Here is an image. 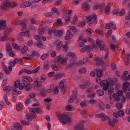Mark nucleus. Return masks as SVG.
Returning <instances> with one entry per match:
<instances>
[{
    "label": "nucleus",
    "mask_w": 130,
    "mask_h": 130,
    "mask_svg": "<svg viewBox=\"0 0 130 130\" xmlns=\"http://www.w3.org/2000/svg\"><path fill=\"white\" fill-rule=\"evenodd\" d=\"M113 85V80L110 79L107 80H103L100 83L101 86L104 87L103 89L104 91H106L107 90L109 85L112 86Z\"/></svg>",
    "instance_id": "nucleus-1"
},
{
    "label": "nucleus",
    "mask_w": 130,
    "mask_h": 130,
    "mask_svg": "<svg viewBox=\"0 0 130 130\" xmlns=\"http://www.w3.org/2000/svg\"><path fill=\"white\" fill-rule=\"evenodd\" d=\"M96 43L97 45H96L95 44L91 45L94 46L93 48H95L96 50H100L102 51L103 50L105 46L104 42L102 40L97 39L96 40Z\"/></svg>",
    "instance_id": "nucleus-2"
},
{
    "label": "nucleus",
    "mask_w": 130,
    "mask_h": 130,
    "mask_svg": "<svg viewBox=\"0 0 130 130\" xmlns=\"http://www.w3.org/2000/svg\"><path fill=\"white\" fill-rule=\"evenodd\" d=\"M61 120V122L63 124H68L71 121V119L68 115L65 113H62L60 116Z\"/></svg>",
    "instance_id": "nucleus-3"
},
{
    "label": "nucleus",
    "mask_w": 130,
    "mask_h": 130,
    "mask_svg": "<svg viewBox=\"0 0 130 130\" xmlns=\"http://www.w3.org/2000/svg\"><path fill=\"white\" fill-rule=\"evenodd\" d=\"M29 109L30 111L29 113L32 114V118L34 119H35L36 117L35 113H41L43 112L42 110L38 108H29Z\"/></svg>",
    "instance_id": "nucleus-4"
},
{
    "label": "nucleus",
    "mask_w": 130,
    "mask_h": 130,
    "mask_svg": "<svg viewBox=\"0 0 130 130\" xmlns=\"http://www.w3.org/2000/svg\"><path fill=\"white\" fill-rule=\"evenodd\" d=\"M87 22L89 24L96 23L97 22V17L95 14L91 15L87 17Z\"/></svg>",
    "instance_id": "nucleus-5"
},
{
    "label": "nucleus",
    "mask_w": 130,
    "mask_h": 130,
    "mask_svg": "<svg viewBox=\"0 0 130 130\" xmlns=\"http://www.w3.org/2000/svg\"><path fill=\"white\" fill-rule=\"evenodd\" d=\"M94 47V45H90L88 46L86 45L84 47L82 48L80 52L82 53H84L86 51H90L93 49Z\"/></svg>",
    "instance_id": "nucleus-6"
},
{
    "label": "nucleus",
    "mask_w": 130,
    "mask_h": 130,
    "mask_svg": "<svg viewBox=\"0 0 130 130\" xmlns=\"http://www.w3.org/2000/svg\"><path fill=\"white\" fill-rule=\"evenodd\" d=\"M9 1H8L4 2L1 6V9L3 10H7L9 7Z\"/></svg>",
    "instance_id": "nucleus-7"
},
{
    "label": "nucleus",
    "mask_w": 130,
    "mask_h": 130,
    "mask_svg": "<svg viewBox=\"0 0 130 130\" xmlns=\"http://www.w3.org/2000/svg\"><path fill=\"white\" fill-rule=\"evenodd\" d=\"M40 67L38 66L35 70L32 71L26 69H24V73L28 74H35L37 73L40 69Z\"/></svg>",
    "instance_id": "nucleus-8"
},
{
    "label": "nucleus",
    "mask_w": 130,
    "mask_h": 130,
    "mask_svg": "<svg viewBox=\"0 0 130 130\" xmlns=\"http://www.w3.org/2000/svg\"><path fill=\"white\" fill-rule=\"evenodd\" d=\"M123 91L126 92L127 90L130 91V85L128 82H126L124 83L122 87Z\"/></svg>",
    "instance_id": "nucleus-9"
},
{
    "label": "nucleus",
    "mask_w": 130,
    "mask_h": 130,
    "mask_svg": "<svg viewBox=\"0 0 130 130\" xmlns=\"http://www.w3.org/2000/svg\"><path fill=\"white\" fill-rule=\"evenodd\" d=\"M23 83L24 84L25 88L27 91H29L31 89L32 87L31 84L29 83H28L26 81L23 80Z\"/></svg>",
    "instance_id": "nucleus-10"
},
{
    "label": "nucleus",
    "mask_w": 130,
    "mask_h": 130,
    "mask_svg": "<svg viewBox=\"0 0 130 130\" xmlns=\"http://www.w3.org/2000/svg\"><path fill=\"white\" fill-rule=\"evenodd\" d=\"M72 93L73 94L70 96V99L68 100V102L69 103L73 102L75 100L76 97V96L75 95V94H76L77 93V92L76 90L75 91L73 90L72 91Z\"/></svg>",
    "instance_id": "nucleus-11"
},
{
    "label": "nucleus",
    "mask_w": 130,
    "mask_h": 130,
    "mask_svg": "<svg viewBox=\"0 0 130 130\" xmlns=\"http://www.w3.org/2000/svg\"><path fill=\"white\" fill-rule=\"evenodd\" d=\"M94 60L96 62V65L97 66L99 65H102L104 63L102 58L98 57H96L94 59Z\"/></svg>",
    "instance_id": "nucleus-12"
},
{
    "label": "nucleus",
    "mask_w": 130,
    "mask_h": 130,
    "mask_svg": "<svg viewBox=\"0 0 130 130\" xmlns=\"http://www.w3.org/2000/svg\"><path fill=\"white\" fill-rule=\"evenodd\" d=\"M25 79L29 82H31L33 81L32 79L29 76H22L21 81L22 83H23V80L26 81Z\"/></svg>",
    "instance_id": "nucleus-13"
},
{
    "label": "nucleus",
    "mask_w": 130,
    "mask_h": 130,
    "mask_svg": "<svg viewBox=\"0 0 130 130\" xmlns=\"http://www.w3.org/2000/svg\"><path fill=\"white\" fill-rule=\"evenodd\" d=\"M42 84L39 81H36L33 82L32 84V86L35 89H36L38 87H40L42 86Z\"/></svg>",
    "instance_id": "nucleus-14"
},
{
    "label": "nucleus",
    "mask_w": 130,
    "mask_h": 130,
    "mask_svg": "<svg viewBox=\"0 0 130 130\" xmlns=\"http://www.w3.org/2000/svg\"><path fill=\"white\" fill-rule=\"evenodd\" d=\"M6 28V21L5 20L0 21V30L1 29H5Z\"/></svg>",
    "instance_id": "nucleus-15"
},
{
    "label": "nucleus",
    "mask_w": 130,
    "mask_h": 130,
    "mask_svg": "<svg viewBox=\"0 0 130 130\" xmlns=\"http://www.w3.org/2000/svg\"><path fill=\"white\" fill-rule=\"evenodd\" d=\"M63 57L62 55H60L58 57H56L53 61V63H57L60 62L61 60L63 58Z\"/></svg>",
    "instance_id": "nucleus-16"
},
{
    "label": "nucleus",
    "mask_w": 130,
    "mask_h": 130,
    "mask_svg": "<svg viewBox=\"0 0 130 130\" xmlns=\"http://www.w3.org/2000/svg\"><path fill=\"white\" fill-rule=\"evenodd\" d=\"M112 27L113 29H116V27L115 26L113 25V23L111 22L108 24H106L105 28L107 29H109Z\"/></svg>",
    "instance_id": "nucleus-17"
},
{
    "label": "nucleus",
    "mask_w": 130,
    "mask_h": 130,
    "mask_svg": "<svg viewBox=\"0 0 130 130\" xmlns=\"http://www.w3.org/2000/svg\"><path fill=\"white\" fill-rule=\"evenodd\" d=\"M32 55H30L28 54L24 55L22 58L23 59L26 60H30L32 58Z\"/></svg>",
    "instance_id": "nucleus-18"
},
{
    "label": "nucleus",
    "mask_w": 130,
    "mask_h": 130,
    "mask_svg": "<svg viewBox=\"0 0 130 130\" xmlns=\"http://www.w3.org/2000/svg\"><path fill=\"white\" fill-rule=\"evenodd\" d=\"M54 35L55 36H61L63 34L62 32L59 30H55L54 29Z\"/></svg>",
    "instance_id": "nucleus-19"
},
{
    "label": "nucleus",
    "mask_w": 130,
    "mask_h": 130,
    "mask_svg": "<svg viewBox=\"0 0 130 130\" xmlns=\"http://www.w3.org/2000/svg\"><path fill=\"white\" fill-rule=\"evenodd\" d=\"M28 50V48L26 46H23L20 49V52L22 54H24L26 53Z\"/></svg>",
    "instance_id": "nucleus-20"
},
{
    "label": "nucleus",
    "mask_w": 130,
    "mask_h": 130,
    "mask_svg": "<svg viewBox=\"0 0 130 130\" xmlns=\"http://www.w3.org/2000/svg\"><path fill=\"white\" fill-rule=\"evenodd\" d=\"M15 128L17 129L21 130L23 129V127L18 123H15L14 125Z\"/></svg>",
    "instance_id": "nucleus-21"
},
{
    "label": "nucleus",
    "mask_w": 130,
    "mask_h": 130,
    "mask_svg": "<svg viewBox=\"0 0 130 130\" xmlns=\"http://www.w3.org/2000/svg\"><path fill=\"white\" fill-rule=\"evenodd\" d=\"M111 4L110 3H108L107 6L105 7V12L106 13H108L110 11Z\"/></svg>",
    "instance_id": "nucleus-22"
},
{
    "label": "nucleus",
    "mask_w": 130,
    "mask_h": 130,
    "mask_svg": "<svg viewBox=\"0 0 130 130\" xmlns=\"http://www.w3.org/2000/svg\"><path fill=\"white\" fill-rule=\"evenodd\" d=\"M12 89L13 88L11 86L9 85L4 87L3 89L4 91H7L9 92L11 91Z\"/></svg>",
    "instance_id": "nucleus-23"
},
{
    "label": "nucleus",
    "mask_w": 130,
    "mask_h": 130,
    "mask_svg": "<svg viewBox=\"0 0 130 130\" xmlns=\"http://www.w3.org/2000/svg\"><path fill=\"white\" fill-rule=\"evenodd\" d=\"M78 20V18L77 16H75L72 19L71 22V23L73 25H75L77 23Z\"/></svg>",
    "instance_id": "nucleus-24"
},
{
    "label": "nucleus",
    "mask_w": 130,
    "mask_h": 130,
    "mask_svg": "<svg viewBox=\"0 0 130 130\" xmlns=\"http://www.w3.org/2000/svg\"><path fill=\"white\" fill-rule=\"evenodd\" d=\"M23 105L21 103H19L17 105L16 109L18 111H20L23 109Z\"/></svg>",
    "instance_id": "nucleus-25"
},
{
    "label": "nucleus",
    "mask_w": 130,
    "mask_h": 130,
    "mask_svg": "<svg viewBox=\"0 0 130 130\" xmlns=\"http://www.w3.org/2000/svg\"><path fill=\"white\" fill-rule=\"evenodd\" d=\"M82 7L85 10H88L89 9L88 4L85 3H84L82 4Z\"/></svg>",
    "instance_id": "nucleus-26"
},
{
    "label": "nucleus",
    "mask_w": 130,
    "mask_h": 130,
    "mask_svg": "<svg viewBox=\"0 0 130 130\" xmlns=\"http://www.w3.org/2000/svg\"><path fill=\"white\" fill-rule=\"evenodd\" d=\"M93 32V30L91 29L88 28L86 30L87 34L88 35L91 36L92 35V33Z\"/></svg>",
    "instance_id": "nucleus-27"
},
{
    "label": "nucleus",
    "mask_w": 130,
    "mask_h": 130,
    "mask_svg": "<svg viewBox=\"0 0 130 130\" xmlns=\"http://www.w3.org/2000/svg\"><path fill=\"white\" fill-rule=\"evenodd\" d=\"M118 120L117 119H114L113 120V121H110L108 122V123L110 125L113 126L114 125V123L117 122Z\"/></svg>",
    "instance_id": "nucleus-28"
},
{
    "label": "nucleus",
    "mask_w": 130,
    "mask_h": 130,
    "mask_svg": "<svg viewBox=\"0 0 130 130\" xmlns=\"http://www.w3.org/2000/svg\"><path fill=\"white\" fill-rule=\"evenodd\" d=\"M103 75V71L101 70H98L96 76L99 77H101Z\"/></svg>",
    "instance_id": "nucleus-29"
},
{
    "label": "nucleus",
    "mask_w": 130,
    "mask_h": 130,
    "mask_svg": "<svg viewBox=\"0 0 130 130\" xmlns=\"http://www.w3.org/2000/svg\"><path fill=\"white\" fill-rule=\"evenodd\" d=\"M66 23H68L70 21V17L69 15H65L64 17Z\"/></svg>",
    "instance_id": "nucleus-30"
},
{
    "label": "nucleus",
    "mask_w": 130,
    "mask_h": 130,
    "mask_svg": "<svg viewBox=\"0 0 130 130\" xmlns=\"http://www.w3.org/2000/svg\"><path fill=\"white\" fill-rule=\"evenodd\" d=\"M4 99L7 104L8 105L10 104V102L8 100V97L7 94H5L4 95Z\"/></svg>",
    "instance_id": "nucleus-31"
},
{
    "label": "nucleus",
    "mask_w": 130,
    "mask_h": 130,
    "mask_svg": "<svg viewBox=\"0 0 130 130\" xmlns=\"http://www.w3.org/2000/svg\"><path fill=\"white\" fill-rule=\"evenodd\" d=\"M36 96V94L34 93H31L29 94L27 98L29 99H33Z\"/></svg>",
    "instance_id": "nucleus-32"
},
{
    "label": "nucleus",
    "mask_w": 130,
    "mask_h": 130,
    "mask_svg": "<svg viewBox=\"0 0 130 130\" xmlns=\"http://www.w3.org/2000/svg\"><path fill=\"white\" fill-rule=\"evenodd\" d=\"M65 82V80L64 79L62 80L60 83V89L61 90H62L63 89L64 87V84Z\"/></svg>",
    "instance_id": "nucleus-33"
},
{
    "label": "nucleus",
    "mask_w": 130,
    "mask_h": 130,
    "mask_svg": "<svg viewBox=\"0 0 130 130\" xmlns=\"http://www.w3.org/2000/svg\"><path fill=\"white\" fill-rule=\"evenodd\" d=\"M44 32V30L42 26L41 25L38 29V32L40 34H42Z\"/></svg>",
    "instance_id": "nucleus-34"
},
{
    "label": "nucleus",
    "mask_w": 130,
    "mask_h": 130,
    "mask_svg": "<svg viewBox=\"0 0 130 130\" xmlns=\"http://www.w3.org/2000/svg\"><path fill=\"white\" fill-rule=\"evenodd\" d=\"M17 4L15 2H9V7L11 8H12L16 7L17 6Z\"/></svg>",
    "instance_id": "nucleus-35"
},
{
    "label": "nucleus",
    "mask_w": 130,
    "mask_h": 130,
    "mask_svg": "<svg viewBox=\"0 0 130 130\" xmlns=\"http://www.w3.org/2000/svg\"><path fill=\"white\" fill-rule=\"evenodd\" d=\"M27 22V19H25L21 23V25L24 28L26 27V24Z\"/></svg>",
    "instance_id": "nucleus-36"
},
{
    "label": "nucleus",
    "mask_w": 130,
    "mask_h": 130,
    "mask_svg": "<svg viewBox=\"0 0 130 130\" xmlns=\"http://www.w3.org/2000/svg\"><path fill=\"white\" fill-rule=\"evenodd\" d=\"M41 79L40 81L41 82L43 83L45 82L46 78V75H43L41 76Z\"/></svg>",
    "instance_id": "nucleus-37"
},
{
    "label": "nucleus",
    "mask_w": 130,
    "mask_h": 130,
    "mask_svg": "<svg viewBox=\"0 0 130 130\" xmlns=\"http://www.w3.org/2000/svg\"><path fill=\"white\" fill-rule=\"evenodd\" d=\"M12 46L14 48L16 49L18 51L20 49V46H19L17 44L15 43H12Z\"/></svg>",
    "instance_id": "nucleus-38"
},
{
    "label": "nucleus",
    "mask_w": 130,
    "mask_h": 130,
    "mask_svg": "<svg viewBox=\"0 0 130 130\" xmlns=\"http://www.w3.org/2000/svg\"><path fill=\"white\" fill-rule=\"evenodd\" d=\"M21 92V91H20L16 90H14L12 91V93L14 95H17L20 94Z\"/></svg>",
    "instance_id": "nucleus-39"
},
{
    "label": "nucleus",
    "mask_w": 130,
    "mask_h": 130,
    "mask_svg": "<svg viewBox=\"0 0 130 130\" xmlns=\"http://www.w3.org/2000/svg\"><path fill=\"white\" fill-rule=\"evenodd\" d=\"M9 39V38L6 36H4L0 38V40L2 41H5Z\"/></svg>",
    "instance_id": "nucleus-40"
},
{
    "label": "nucleus",
    "mask_w": 130,
    "mask_h": 130,
    "mask_svg": "<svg viewBox=\"0 0 130 130\" xmlns=\"http://www.w3.org/2000/svg\"><path fill=\"white\" fill-rule=\"evenodd\" d=\"M90 84V83L89 82H88L86 83H85L84 84H82L80 85V87L82 89H84L85 87H86V86L89 85Z\"/></svg>",
    "instance_id": "nucleus-41"
},
{
    "label": "nucleus",
    "mask_w": 130,
    "mask_h": 130,
    "mask_svg": "<svg viewBox=\"0 0 130 130\" xmlns=\"http://www.w3.org/2000/svg\"><path fill=\"white\" fill-rule=\"evenodd\" d=\"M97 94L100 96H102L104 94V92L102 90H98L97 91Z\"/></svg>",
    "instance_id": "nucleus-42"
},
{
    "label": "nucleus",
    "mask_w": 130,
    "mask_h": 130,
    "mask_svg": "<svg viewBox=\"0 0 130 130\" xmlns=\"http://www.w3.org/2000/svg\"><path fill=\"white\" fill-rule=\"evenodd\" d=\"M67 58H66L62 59L61 61V65H64L67 63V60L68 59Z\"/></svg>",
    "instance_id": "nucleus-43"
},
{
    "label": "nucleus",
    "mask_w": 130,
    "mask_h": 130,
    "mask_svg": "<svg viewBox=\"0 0 130 130\" xmlns=\"http://www.w3.org/2000/svg\"><path fill=\"white\" fill-rule=\"evenodd\" d=\"M25 3L26 7L31 6L32 4L33 3H32V0L30 1H26L25 2Z\"/></svg>",
    "instance_id": "nucleus-44"
},
{
    "label": "nucleus",
    "mask_w": 130,
    "mask_h": 130,
    "mask_svg": "<svg viewBox=\"0 0 130 130\" xmlns=\"http://www.w3.org/2000/svg\"><path fill=\"white\" fill-rule=\"evenodd\" d=\"M63 50L65 51H67L69 49V47L68 45L67 44L63 45L62 46Z\"/></svg>",
    "instance_id": "nucleus-45"
},
{
    "label": "nucleus",
    "mask_w": 130,
    "mask_h": 130,
    "mask_svg": "<svg viewBox=\"0 0 130 130\" xmlns=\"http://www.w3.org/2000/svg\"><path fill=\"white\" fill-rule=\"evenodd\" d=\"M69 29L73 32H76L77 31V30L76 28L74 26H70Z\"/></svg>",
    "instance_id": "nucleus-46"
},
{
    "label": "nucleus",
    "mask_w": 130,
    "mask_h": 130,
    "mask_svg": "<svg viewBox=\"0 0 130 130\" xmlns=\"http://www.w3.org/2000/svg\"><path fill=\"white\" fill-rule=\"evenodd\" d=\"M83 128V125H77L75 127V130H79L82 129Z\"/></svg>",
    "instance_id": "nucleus-47"
},
{
    "label": "nucleus",
    "mask_w": 130,
    "mask_h": 130,
    "mask_svg": "<svg viewBox=\"0 0 130 130\" xmlns=\"http://www.w3.org/2000/svg\"><path fill=\"white\" fill-rule=\"evenodd\" d=\"M20 82V80H18L15 82L14 85L16 88H18L19 87Z\"/></svg>",
    "instance_id": "nucleus-48"
},
{
    "label": "nucleus",
    "mask_w": 130,
    "mask_h": 130,
    "mask_svg": "<svg viewBox=\"0 0 130 130\" xmlns=\"http://www.w3.org/2000/svg\"><path fill=\"white\" fill-rule=\"evenodd\" d=\"M37 45L41 49H44L45 47V46L41 43H38Z\"/></svg>",
    "instance_id": "nucleus-49"
},
{
    "label": "nucleus",
    "mask_w": 130,
    "mask_h": 130,
    "mask_svg": "<svg viewBox=\"0 0 130 130\" xmlns=\"http://www.w3.org/2000/svg\"><path fill=\"white\" fill-rule=\"evenodd\" d=\"M6 49L8 52H10L12 51V48L9 43L7 44Z\"/></svg>",
    "instance_id": "nucleus-50"
},
{
    "label": "nucleus",
    "mask_w": 130,
    "mask_h": 130,
    "mask_svg": "<svg viewBox=\"0 0 130 130\" xmlns=\"http://www.w3.org/2000/svg\"><path fill=\"white\" fill-rule=\"evenodd\" d=\"M117 114L119 116L122 117L124 115V113L123 110H121L118 111Z\"/></svg>",
    "instance_id": "nucleus-51"
},
{
    "label": "nucleus",
    "mask_w": 130,
    "mask_h": 130,
    "mask_svg": "<svg viewBox=\"0 0 130 130\" xmlns=\"http://www.w3.org/2000/svg\"><path fill=\"white\" fill-rule=\"evenodd\" d=\"M44 68L45 69L48 70L49 69L50 66L49 63L48 62H45L44 65Z\"/></svg>",
    "instance_id": "nucleus-52"
},
{
    "label": "nucleus",
    "mask_w": 130,
    "mask_h": 130,
    "mask_svg": "<svg viewBox=\"0 0 130 130\" xmlns=\"http://www.w3.org/2000/svg\"><path fill=\"white\" fill-rule=\"evenodd\" d=\"M116 94L120 97L123 94V92L122 90H119L117 92Z\"/></svg>",
    "instance_id": "nucleus-53"
},
{
    "label": "nucleus",
    "mask_w": 130,
    "mask_h": 130,
    "mask_svg": "<svg viewBox=\"0 0 130 130\" xmlns=\"http://www.w3.org/2000/svg\"><path fill=\"white\" fill-rule=\"evenodd\" d=\"M59 88L58 87H56L54 89L53 91L54 95H56L58 92Z\"/></svg>",
    "instance_id": "nucleus-54"
},
{
    "label": "nucleus",
    "mask_w": 130,
    "mask_h": 130,
    "mask_svg": "<svg viewBox=\"0 0 130 130\" xmlns=\"http://www.w3.org/2000/svg\"><path fill=\"white\" fill-rule=\"evenodd\" d=\"M89 103L91 105H94L95 104L96 101L93 99H91L89 101Z\"/></svg>",
    "instance_id": "nucleus-55"
},
{
    "label": "nucleus",
    "mask_w": 130,
    "mask_h": 130,
    "mask_svg": "<svg viewBox=\"0 0 130 130\" xmlns=\"http://www.w3.org/2000/svg\"><path fill=\"white\" fill-rule=\"evenodd\" d=\"M31 55L32 56L33 58L35 56L36 57H38L39 56V53L37 51H33Z\"/></svg>",
    "instance_id": "nucleus-56"
},
{
    "label": "nucleus",
    "mask_w": 130,
    "mask_h": 130,
    "mask_svg": "<svg viewBox=\"0 0 130 130\" xmlns=\"http://www.w3.org/2000/svg\"><path fill=\"white\" fill-rule=\"evenodd\" d=\"M47 53L43 54L41 56V58L42 60L45 59L47 56Z\"/></svg>",
    "instance_id": "nucleus-57"
},
{
    "label": "nucleus",
    "mask_w": 130,
    "mask_h": 130,
    "mask_svg": "<svg viewBox=\"0 0 130 130\" xmlns=\"http://www.w3.org/2000/svg\"><path fill=\"white\" fill-rule=\"evenodd\" d=\"M66 55L69 56H74L75 55V54L73 53L68 52L67 53Z\"/></svg>",
    "instance_id": "nucleus-58"
},
{
    "label": "nucleus",
    "mask_w": 130,
    "mask_h": 130,
    "mask_svg": "<svg viewBox=\"0 0 130 130\" xmlns=\"http://www.w3.org/2000/svg\"><path fill=\"white\" fill-rule=\"evenodd\" d=\"M85 23L84 22H80L78 24V26L80 27H83L85 26Z\"/></svg>",
    "instance_id": "nucleus-59"
},
{
    "label": "nucleus",
    "mask_w": 130,
    "mask_h": 130,
    "mask_svg": "<svg viewBox=\"0 0 130 130\" xmlns=\"http://www.w3.org/2000/svg\"><path fill=\"white\" fill-rule=\"evenodd\" d=\"M113 97L115 100L117 101H119L120 99V96H118L117 94H114Z\"/></svg>",
    "instance_id": "nucleus-60"
},
{
    "label": "nucleus",
    "mask_w": 130,
    "mask_h": 130,
    "mask_svg": "<svg viewBox=\"0 0 130 130\" xmlns=\"http://www.w3.org/2000/svg\"><path fill=\"white\" fill-rule=\"evenodd\" d=\"M66 109L69 111H71L72 110V107L70 105H67L65 107Z\"/></svg>",
    "instance_id": "nucleus-61"
},
{
    "label": "nucleus",
    "mask_w": 130,
    "mask_h": 130,
    "mask_svg": "<svg viewBox=\"0 0 130 130\" xmlns=\"http://www.w3.org/2000/svg\"><path fill=\"white\" fill-rule=\"evenodd\" d=\"M21 122L22 124L23 125H29V123L26 121L22 120L21 121Z\"/></svg>",
    "instance_id": "nucleus-62"
},
{
    "label": "nucleus",
    "mask_w": 130,
    "mask_h": 130,
    "mask_svg": "<svg viewBox=\"0 0 130 130\" xmlns=\"http://www.w3.org/2000/svg\"><path fill=\"white\" fill-rule=\"evenodd\" d=\"M79 71L81 73H85L86 72V69L85 68L80 69L79 70Z\"/></svg>",
    "instance_id": "nucleus-63"
},
{
    "label": "nucleus",
    "mask_w": 130,
    "mask_h": 130,
    "mask_svg": "<svg viewBox=\"0 0 130 130\" xmlns=\"http://www.w3.org/2000/svg\"><path fill=\"white\" fill-rule=\"evenodd\" d=\"M55 43L57 46H61L62 44V41H56Z\"/></svg>",
    "instance_id": "nucleus-64"
}]
</instances>
